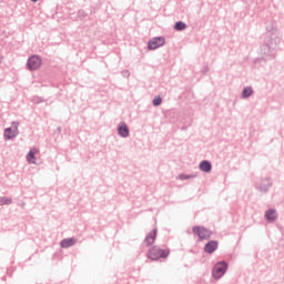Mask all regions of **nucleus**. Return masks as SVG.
Here are the masks:
<instances>
[{"label": "nucleus", "mask_w": 284, "mask_h": 284, "mask_svg": "<svg viewBox=\"0 0 284 284\" xmlns=\"http://www.w3.org/2000/svg\"><path fill=\"white\" fill-rule=\"evenodd\" d=\"M280 43L281 37H278V29L267 27L264 43L260 49L261 54L265 59H274L276 57V47Z\"/></svg>", "instance_id": "1"}, {"label": "nucleus", "mask_w": 284, "mask_h": 284, "mask_svg": "<svg viewBox=\"0 0 284 284\" xmlns=\"http://www.w3.org/2000/svg\"><path fill=\"white\" fill-rule=\"evenodd\" d=\"M273 185H274V180L267 176H261L254 183L255 190H257V192H260L261 194H267V192L272 190Z\"/></svg>", "instance_id": "2"}, {"label": "nucleus", "mask_w": 284, "mask_h": 284, "mask_svg": "<svg viewBox=\"0 0 284 284\" xmlns=\"http://www.w3.org/2000/svg\"><path fill=\"white\" fill-rule=\"evenodd\" d=\"M146 256L150 261H161V258L170 256V248H161L154 245L148 251Z\"/></svg>", "instance_id": "3"}, {"label": "nucleus", "mask_w": 284, "mask_h": 284, "mask_svg": "<svg viewBox=\"0 0 284 284\" xmlns=\"http://www.w3.org/2000/svg\"><path fill=\"white\" fill-rule=\"evenodd\" d=\"M227 267L229 265L225 261H220L215 263L212 268L213 278H215V281L223 278V276H225V274L227 273Z\"/></svg>", "instance_id": "4"}, {"label": "nucleus", "mask_w": 284, "mask_h": 284, "mask_svg": "<svg viewBox=\"0 0 284 284\" xmlns=\"http://www.w3.org/2000/svg\"><path fill=\"white\" fill-rule=\"evenodd\" d=\"M192 232L199 236L200 241H207L212 237V231L204 226H193Z\"/></svg>", "instance_id": "5"}, {"label": "nucleus", "mask_w": 284, "mask_h": 284, "mask_svg": "<svg viewBox=\"0 0 284 284\" xmlns=\"http://www.w3.org/2000/svg\"><path fill=\"white\" fill-rule=\"evenodd\" d=\"M12 128L4 129L3 136L6 141H12V139H17L19 136V122H12Z\"/></svg>", "instance_id": "6"}, {"label": "nucleus", "mask_w": 284, "mask_h": 284, "mask_svg": "<svg viewBox=\"0 0 284 284\" xmlns=\"http://www.w3.org/2000/svg\"><path fill=\"white\" fill-rule=\"evenodd\" d=\"M27 68L30 72H34V70H39L41 68V58L39 55H31L27 60Z\"/></svg>", "instance_id": "7"}, {"label": "nucleus", "mask_w": 284, "mask_h": 284, "mask_svg": "<svg viewBox=\"0 0 284 284\" xmlns=\"http://www.w3.org/2000/svg\"><path fill=\"white\" fill-rule=\"evenodd\" d=\"M162 45H165V38L163 37H155L148 43L150 50H156L158 48H162Z\"/></svg>", "instance_id": "8"}, {"label": "nucleus", "mask_w": 284, "mask_h": 284, "mask_svg": "<svg viewBox=\"0 0 284 284\" xmlns=\"http://www.w3.org/2000/svg\"><path fill=\"white\" fill-rule=\"evenodd\" d=\"M118 134L121 139H128V136H130V128H128L125 122H120L118 124Z\"/></svg>", "instance_id": "9"}, {"label": "nucleus", "mask_w": 284, "mask_h": 284, "mask_svg": "<svg viewBox=\"0 0 284 284\" xmlns=\"http://www.w3.org/2000/svg\"><path fill=\"white\" fill-rule=\"evenodd\" d=\"M219 250V241L211 240L204 245V252L206 254H214Z\"/></svg>", "instance_id": "10"}, {"label": "nucleus", "mask_w": 284, "mask_h": 284, "mask_svg": "<svg viewBox=\"0 0 284 284\" xmlns=\"http://www.w3.org/2000/svg\"><path fill=\"white\" fill-rule=\"evenodd\" d=\"M156 234L158 230L153 229L151 232H149L144 239V243L146 247H150V245H154V242L156 241Z\"/></svg>", "instance_id": "11"}, {"label": "nucleus", "mask_w": 284, "mask_h": 284, "mask_svg": "<svg viewBox=\"0 0 284 284\" xmlns=\"http://www.w3.org/2000/svg\"><path fill=\"white\" fill-rule=\"evenodd\" d=\"M73 245H77V237H67L60 242V247H62L63 250H68V247H73Z\"/></svg>", "instance_id": "12"}, {"label": "nucleus", "mask_w": 284, "mask_h": 284, "mask_svg": "<svg viewBox=\"0 0 284 284\" xmlns=\"http://www.w3.org/2000/svg\"><path fill=\"white\" fill-rule=\"evenodd\" d=\"M201 172H205V174H210L212 172V162L207 160H203L199 165Z\"/></svg>", "instance_id": "13"}, {"label": "nucleus", "mask_w": 284, "mask_h": 284, "mask_svg": "<svg viewBox=\"0 0 284 284\" xmlns=\"http://www.w3.org/2000/svg\"><path fill=\"white\" fill-rule=\"evenodd\" d=\"M264 217L266 219V221H271V222L276 221V219H278V214L276 213V209H268L265 212Z\"/></svg>", "instance_id": "14"}, {"label": "nucleus", "mask_w": 284, "mask_h": 284, "mask_svg": "<svg viewBox=\"0 0 284 284\" xmlns=\"http://www.w3.org/2000/svg\"><path fill=\"white\" fill-rule=\"evenodd\" d=\"M254 94V89L252 87H244L242 91V99H250Z\"/></svg>", "instance_id": "15"}, {"label": "nucleus", "mask_w": 284, "mask_h": 284, "mask_svg": "<svg viewBox=\"0 0 284 284\" xmlns=\"http://www.w3.org/2000/svg\"><path fill=\"white\" fill-rule=\"evenodd\" d=\"M36 152H37V149L30 150L28 152V154H27L28 163H31L33 165L37 163V161H36L37 158H34Z\"/></svg>", "instance_id": "16"}, {"label": "nucleus", "mask_w": 284, "mask_h": 284, "mask_svg": "<svg viewBox=\"0 0 284 284\" xmlns=\"http://www.w3.org/2000/svg\"><path fill=\"white\" fill-rule=\"evenodd\" d=\"M185 28H187V24L183 21H178L174 24V30H176L178 32H182V30H185Z\"/></svg>", "instance_id": "17"}, {"label": "nucleus", "mask_w": 284, "mask_h": 284, "mask_svg": "<svg viewBox=\"0 0 284 284\" xmlns=\"http://www.w3.org/2000/svg\"><path fill=\"white\" fill-rule=\"evenodd\" d=\"M196 173H193V174H180V175H178V179L180 180V181H187L189 179H196Z\"/></svg>", "instance_id": "18"}, {"label": "nucleus", "mask_w": 284, "mask_h": 284, "mask_svg": "<svg viewBox=\"0 0 284 284\" xmlns=\"http://www.w3.org/2000/svg\"><path fill=\"white\" fill-rule=\"evenodd\" d=\"M10 204H12V199L6 197V196H0V206L10 205Z\"/></svg>", "instance_id": "19"}, {"label": "nucleus", "mask_w": 284, "mask_h": 284, "mask_svg": "<svg viewBox=\"0 0 284 284\" xmlns=\"http://www.w3.org/2000/svg\"><path fill=\"white\" fill-rule=\"evenodd\" d=\"M154 108H159V105H161V103H163V99H161V97H156L155 99H153L152 101Z\"/></svg>", "instance_id": "20"}, {"label": "nucleus", "mask_w": 284, "mask_h": 284, "mask_svg": "<svg viewBox=\"0 0 284 284\" xmlns=\"http://www.w3.org/2000/svg\"><path fill=\"white\" fill-rule=\"evenodd\" d=\"M122 77H124V79H130V71L129 70H123L121 72Z\"/></svg>", "instance_id": "21"}, {"label": "nucleus", "mask_w": 284, "mask_h": 284, "mask_svg": "<svg viewBox=\"0 0 284 284\" xmlns=\"http://www.w3.org/2000/svg\"><path fill=\"white\" fill-rule=\"evenodd\" d=\"M37 103H43V100H41V99L39 98V100L37 101Z\"/></svg>", "instance_id": "22"}, {"label": "nucleus", "mask_w": 284, "mask_h": 284, "mask_svg": "<svg viewBox=\"0 0 284 284\" xmlns=\"http://www.w3.org/2000/svg\"><path fill=\"white\" fill-rule=\"evenodd\" d=\"M33 3H37V1H39V0H31Z\"/></svg>", "instance_id": "23"}, {"label": "nucleus", "mask_w": 284, "mask_h": 284, "mask_svg": "<svg viewBox=\"0 0 284 284\" xmlns=\"http://www.w3.org/2000/svg\"><path fill=\"white\" fill-rule=\"evenodd\" d=\"M205 72H207V69H204Z\"/></svg>", "instance_id": "24"}, {"label": "nucleus", "mask_w": 284, "mask_h": 284, "mask_svg": "<svg viewBox=\"0 0 284 284\" xmlns=\"http://www.w3.org/2000/svg\"><path fill=\"white\" fill-rule=\"evenodd\" d=\"M205 72H207V69H204Z\"/></svg>", "instance_id": "25"}, {"label": "nucleus", "mask_w": 284, "mask_h": 284, "mask_svg": "<svg viewBox=\"0 0 284 284\" xmlns=\"http://www.w3.org/2000/svg\"><path fill=\"white\" fill-rule=\"evenodd\" d=\"M0 63H1V58H0Z\"/></svg>", "instance_id": "26"}]
</instances>
